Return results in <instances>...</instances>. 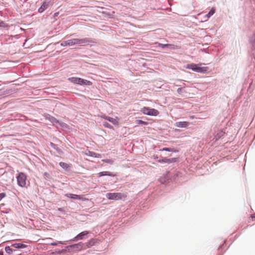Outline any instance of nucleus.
I'll list each match as a JSON object with an SVG mask.
<instances>
[{"label": "nucleus", "mask_w": 255, "mask_h": 255, "mask_svg": "<svg viewBox=\"0 0 255 255\" xmlns=\"http://www.w3.org/2000/svg\"><path fill=\"white\" fill-rule=\"evenodd\" d=\"M171 46H172V45H170V44H159V46L163 48H165V47ZM172 46L173 47V48H175V46L174 45H172Z\"/></svg>", "instance_id": "obj_22"}, {"label": "nucleus", "mask_w": 255, "mask_h": 255, "mask_svg": "<svg viewBox=\"0 0 255 255\" xmlns=\"http://www.w3.org/2000/svg\"><path fill=\"white\" fill-rule=\"evenodd\" d=\"M100 243V240L97 239H92L86 243V246L87 248H89L93 246Z\"/></svg>", "instance_id": "obj_7"}, {"label": "nucleus", "mask_w": 255, "mask_h": 255, "mask_svg": "<svg viewBox=\"0 0 255 255\" xmlns=\"http://www.w3.org/2000/svg\"><path fill=\"white\" fill-rule=\"evenodd\" d=\"M101 117L103 119H105L106 120H107V118H109L110 117H108V116H106L105 115H103V116H102Z\"/></svg>", "instance_id": "obj_29"}, {"label": "nucleus", "mask_w": 255, "mask_h": 255, "mask_svg": "<svg viewBox=\"0 0 255 255\" xmlns=\"http://www.w3.org/2000/svg\"><path fill=\"white\" fill-rule=\"evenodd\" d=\"M12 247L16 249H23L26 247V245L22 243H15L12 245Z\"/></svg>", "instance_id": "obj_14"}, {"label": "nucleus", "mask_w": 255, "mask_h": 255, "mask_svg": "<svg viewBox=\"0 0 255 255\" xmlns=\"http://www.w3.org/2000/svg\"><path fill=\"white\" fill-rule=\"evenodd\" d=\"M48 7V4L46 2L43 3L40 7L38 9V11L40 13L42 12L44 10H45Z\"/></svg>", "instance_id": "obj_16"}, {"label": "nucleus", "mask_w": 255, "mask_h": 255, "mask_svg": "<svg viewBox=\"0 0 255 255\" xmlns=\"http://www.w3.org/2000/svg\"><path fill=\"white\" fill-rule=\"evenodd\" d=\"M65 196L68 198H70L71 199H74L82 200L83 201L87 200L86 198H84L83 196H81L80 195L73 194H66Z\"/></svg>", "instance_id": "obj_8"}, {"label": "nucleus", "mask_w": 255, "mask_h": 255, "mask_svg": "<svg viewBox=\"0 0 255 255\" xmlns=\"http://www.w3.org/2000/svg\"><path fill=\"white\" fill-rule=\"evenodd\" d=\"M89 232L85 231L79 234L77 236L75 237V240H82L85 238V237L88 234Z\"/></svg>", "instance_id": "obj_9"}, {"label": "nucleus", "mask_w": 255, "mask_h": 255, "mask_svg": "<svg viewBox=\"0 0 255 255\" xmlns=\"http://www.w3.org/2000/svg\"><path fill=\"white\" fill-rule=\"evenodd\" d=\"M176 161V158H164L162 159H160L158 160V162L160 163H171L172 162H175Z\"/></svg>", "instance_id": "obj_10"}, {"label": "nucleus", "mask_w": 255, "mask_h": 255, "mask_svg": "<svg viewBox=\"0 0 255 255\" xmlns=\"http://www.w3.org/2000/svg\"><path fill=\"white\" fill-rule=\"evenodd\" d=\"M50 245H52V246H57V243H55V242H53V243H51L50 244Z\"/></svg>", "instance_id": "obj_30"}, {"label": "nucleus", "mask_w": 255, "mask_h": 255, "mask_svg": "<svg viewBox=\"0 0 255 255\" xmlns=\"http://www.w3.org/2000/svg\"><path fill=\"white\" fill-rule=\"evenodd\" d=\"M59 165L61 167H62L64 169H67L70 166L69 164L63 162H60L59 163Z\"/></svg>", "instance_id": "obj_18"}, {"label": "nucleus", "mask_w": 255, "mask_h": 255, "mask_svg": "<svg viewBox=\"0 0 255 255\" xmlns=\"http://www.w3.org/2000/svg\"><path fill=\"white\" fill-rule=\"evenodd\" d=\"M137 123L138 124H141V125H147L148 123L146 122L143 121L142 120H139L136 121Z\"/></svg>", "instance_id": "obj_21"}, {"label": "nucleus", "mask_w": 255, "mask_h": 255, "mask_svg": "<svg viewBox=\"0 0 255 255\" xmlns=\"http://www.w3.org/2000/svg\"><path fill=\"white\" fill-rule=\"evenodd\" d=\"M61 46H69V43L68 40L63 41L61 43Z\"/></svg>", "instance_id": "obj_24"}, {"label": "nucleus", "mask_w": 255, "mask_h": 255, "mask_svg": "<svg viewBox=\"0 0 255 255\" xmlns=\"http://www.w3.org/2000/svg\"><path fill=\"white\" fill-rule=\"evenodd\" d=\"M190 118H191V119H193V116H191V117H190Z\"/></svg>", "instance_id": "obj_33"}, {"label": "nucleus", "mask_w": 255, "mask_h": 255, "mask_svg": "<svg viewBox=\"0 0 255 255\" xmlns=\"http://www.w3.org/2000/svg\"><path fill=\"white\" fill-rule=\"evenodd\" d=\"M0 255H3L2 252H0Z\"/></svg>", "instance_id": "obj_32"}, {"label": "nucleus", "mask_w": 255, "mask_h": 255, "mask_svg": "<svg viewBox=\"0 0 255 255\" xmlns=\"http://www.w3.org/2000/svg\"><path fill=\"white\" fill-rule=\"evenodd\" d=\"M107 120L111 122L112 124H113L115 125H117V126L119 125V119L118 117H116V118H113L111 117H109L108 118H107Z\"/></svg>", "instance_id": "obj_12"}, {"label": "nucleus", "mask_w": 255, "mask_h": 255, "mask_svg": "<svg viewBox=\"0 0 255 255\" xmlns=\"http://www.w3.org/2000/svg\"><path fill=\"white\" fill-rule=\"evenodd\" d=\"M69 46H73L76 44H82L83 45H86L90 43H95L94 40L90 38H85L82 39L74 38L68 40Z\"/></svg>", "instance_id": "obj_2"}, {"label": "nucleus", "mask_w": 255, "mask_h": 255, "mask_svg": "<svg viewBox=\"0 0 255 255\" xmlns=\"http://www.w3.org/2000/svg\"><path fill=\"white\" fill-rule=\"evenodd\" d=\"M86 154L90 156H93L97 158H100L101 157V155L100 154L96 153L93 151H89L87 153H86Z\"/></svg>", "instance_id": "obj_15"}, {"label": "nucleus", "mask_w": 255, "mask_h": 255, "mask_svg": "<svg viewBox=\"0 0 255 255\" xmlns=\"http://www.w3.org/2000/svg\"><path fill=\"white\" fill-rule=\"evenodd\" d=\"M255 217L254 216H252V218H255Z\"/></svg>", "instance_id": "obj_34"}, {"label": "nucleus", "mask_w": 255, "mask_h": 255, "mask_svg": "<svg viewBox=\"0 0 255 255\" xmlns=\"http://www.w3.org/2000/svg\"><path fill=\"white\" fill-rule=\"evenodd\" d=\"M161 150L162 151H171V152H175L176 150L172 148L164 147L162 148Z\"/></svg>", "instance_id": "obj_20"}, {"label": "nucleus", "mask_w": 255, "mask_h": 255, "mask_svg": "<svg viewBox=\"0 0 255 255\" xmlns=\"http://www.w3.org/2000/svg\"><path fill=\"white\" fill-rule=\"evenodd\" d=\"M81 243H79V244H77V245H74V246H81Z\"/></svg>", "instance_id": "obj_31"}, {"label": "nucleus", "mask_w": 255, "mask_h": 255, "mask_svg": "<svg viewBox=\"0 0 255 255\" xmlns=\"http://www.w3.org/2000/svg\"><path fill=\"white\" fill-rule=\"evenodd\" d=\"M6 196V194L4 193H0V201Z\"/></svg>", "instance_id": "obj_26"}, {"label": "nucleus", "mask_w": 255, "mask_h": 255, "mask_svg": "<svg viewBox=\"0 0 255 255\" xmlns=\"http://www.w3.org/2000/svg\"><path fill=\"white\" fill-rule=\"evenodd\" d=\"M69 80L74 84H78L81 85H86L90 86L92 84V83L91 81L84 80L80 78L72 77L69 78Z\"/></svg>", "instance_id": "obj_5"}, {"label": "nucleus", "mask_w": 255, "mask_h": 255, "mask_svg": "<svg viewBox=\"0 0 255 255\" xmlns=\"http://www.w3.org/2000/svg\"><path fill=\"white\" fill-rule=\"evenodd\" d=\"M99 176L101 177L103 176H114L115 175L111 172L109 171H103L100 172L99 174Z\"/></svg>", "instance_id": "obj_13"}, {"label": "nucleus", "mask_w": 255, "mask_h": 255, "mask_svg": "<svg viewBox=\"0 0 255 255\" xmlns=\"http://www.w3.org/2000/svg\"><path fill=\"white\" fill-rule=\"evenodd\" d=\"M102 161L110 164H113L114 163V160L112 159H103L102 160Z\"/></svg>", "instance_id": "obj_23"}, {"label": "nucleus", "mask_w": 255, "mask_h": 255, "mask_svg": "<svg viewBox=\"0 0 255 255\" xmlns=\"http://www.w3.org/2000/svg\"><path fill=\"white\" fill-rule=\"evenodd\" d=\"M175 125L178 128H185L189 125V123L187 122H179L176 123Z\"/></svg>", "instance_id": "obj_11"}, {"label": "nucleus", "mask_w": 255, "mask_h": 255, "mask_svg": "<svg viewBox=\"0 0 255 255\" xmlns=\"http://www.w3.org/2000/svg\"><path fill=\"white\" fill-rule=\"evenodd\" d=\"M141 111L144 115L149 116H156L159 114V112L154 109H150L148 107H143L141 109Z\"/></svg>", "instance_id": "obj_6"}, {"label": "nucleus", "mask_w": 255, "mask_h": 255, "mask_svg": "<svg viewBox=\"0 0 255 255\" xmlns=\"http://www.w3.org/2000/svg\"><path fill=\"white\" fill-rule=\"evenodd\" d=\"M5 251L8 254H11L12 253V249H11L9 246L5 247Z\"/></svg>", "instance_id": "obj_19"}, {"label": "nucleus", "mask_w": 255, "mask_h": 255, "mask_svg": "<svg viewBox=\"0 0 255 255\" xmlns=\"http://www.w3.org/2000/svg\"><path fill=\"white\" fill-rule=\"evenodd\" d=\"M17 183L22 188L26 187L27 175L23 172H19L16 176Z\"/></svg>", "instance_id": "obj_3"}, {"label": "nucleus", "mask_w": 255, "mask_h": 255, "mask_svg": "<svg viewBox=\"0 0 255 255\" xmlns=\"http://www.w3.org/2000/svg\"><path fill=\"white\" fill-rule=\"evenodd\" d=\"M183 91V89L181 88H179L177 89V92L179 94L181 93Z\"/></svg>", "instance_id": "obj_28"}, {"label": "nucleus", "mask_w": 255, "mask_h": 255, "mask_svg": "<svg viewBox=\"0 0 255 255\" xmlns=\"http://www.w3.org/2000/svg\"><path fill=\"white\" fill-rule=\"evenodd\" d=\"M106 197L109 200H119L127 198V196L125 194L121 193H108L106 194Z\"/></svg>", "instance_id": "obj_4"}, {"label": "nucleus", "mask_w": 255, "mask_h": 255, "mask_svg": "<svg viewBox=\"0 0 255 255\" xmlns=\"http://www.w3.org/2000/svg\"><path fill=\"white\" fill-rule=\"evenodd\" d=\"M202 65H203V64L202 63H199L198 64L195 63H191L187 64L186 66V68L188 69H191L195 72L199 73H207L209 70V68L208 67H203L202 66Z\"/></svg>", "instance_id": "obj_1"}, {"label": "nucleus", "mask_w": 255, "mask_h": 255, "mask_svg": "<svg viewBox=\"0 0 255 255\" xmlns=\"http://www.w3.org/2000/svg\"><path fill=\"white\" fill-rule=\"evenodd\" d=\"M103 126L106 127V128H112L113 127L112 126L109 124V123H107V122H105L103 123Z\"/></svg>", "instance_id": "obj_25"}, {"label": "nucleus", "mask_w": 255, "mask_h": 255, "mask_svg": "<svg viewBox=\"0 0 255 255\" xmlns=\"http://www.w3.org/2000/svg\"><path fill=\"white\" fill-rule=\"evenodd\" d=\"M215 8L214 7L212 8L209 12L205 15L206 18L207 19L209 18L210 16L213 15L215 13Z\"/></svg>", "instance_id": "obj_17"}, {"label": "nucleus", "mask_w": 255, "mask_h": 255, "mask_svg": "<svg viewBox=\"0 0 255 255\" xmlns=\"http://www.w3.org/2000/svg\"><path fill=\"white\" fill-rule=\"evenodd\" d=\"M253 44L255 45V34L252 37Z\"/></svg>", "instance_id": "obj_27"}]
</instances>
